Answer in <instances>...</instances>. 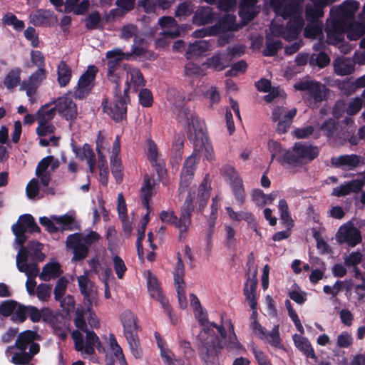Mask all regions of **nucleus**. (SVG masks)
<instances>
[{
    "instance_id": "nucleus-1",
    "label": "nucleus",
    "mask_w": 365,
    "mask_h": 365,
    "mask_svg": "<svg viewBox=\"0 0 365 365\" xmlns=\"http://www.w3.org/2000/svg\"><path fill=\"white\" fill-rule=\"evenodd\" d=\"M312 4L306 6V17L309 23L304 29V36L311 38L323 37V24L318 21L324 16L323 8L336 0H311ZM275 13L283 19L289 18L285 29L273 21L270 25V31L273 36H282L287 41L297 38L304 26L302 16L303 10L302 0H272Z\"/></svg>"
},
{
    "instance_id": "nucleus-2",
    "label": "nucleus",
    "mask_w": 365,
    "mask_h": 365,
    "mask_svg": "<svg viewBox=\"0 0 365 365\" xmlns=\"http://www.w3.org/2000/svg\"><path fill=\"white\" fill-rule=\"evenodd\" d=\"M359 9V3L350 0L330 10V18L327 21V41L328 43L337 46L341 53H347L353 49L351 44L342 42L345 31L350 41L360 38L365 33V26L354 21Z\"/></svg>"
},
{
    "instance_id": "nucleus-3",
    "label": "nucleus",
    "mask_w": 365,
    "mask_h": 365,
    "mask_svg": "<svg viewBox=\"0 0 365 365\" xmlns=\"http://www.w3.org/2000/svg\"><path fill=\"white\" fill-rule=\"evenodd\" d=\"M194 314L202 327L197 340L202 357L205 361H210L224 346L230 350H238L241 348L230 321H226L223 326H217L208 321L207 314L202 308L194 312Z\"/></svg>"
},
{
    "instance_id": "nucleus-4",
    "label": "nucleus",
    "mask_w": 365,
    "mask_h": 365,
    "mask_svg": "<svg viewBox=\"0 0 365 365\" xmlns=\"http://www.w3.org/2000/svg\"><path fill=\"white\" fill-rule=\"evenodd\" d=\"M85 307V309H76L74 323L78 330L71 334L76 350L81 351L83 357L93 354L96 347L100 352L103 350L98 336L94 331L88 330L85 318H87L88 324L93 328L99 327V322L91 309L92 306L87 304Z\"/></svg>"
},
{
    "instance_id": "nucleus-5",
    "label": "nucleus",
    "mask_w": 365,
    "mask_h": 365,
    "mask_svg": "<svg viewBox=\"0 0 365 365\" xmlns=\"http://www.w3.org/2000/svg\"><path fill=\"white\" fill-rule=\"evenodd\" d=\"M41 336L34 330H26L21 332L15 342V346L20 350L19 353H13L14 346L7 348L6 355L15 364H26L32 357L38 353L40 346L35 341H40Z\"/></svg>"
},
{
    "instance_id": "nucleus-6",
    "label": "nucleus",
    "mask_w": 365,
    "mask_h": 365,
    "mask_svg": "<svg viewBox=\"0 0 365 365\" xmlns=\"http://www.w3.org/2000/svg\"><path fill=\"white\" fill-rule=\"evenodd\" d=\"M177 118L180 123L187 127L190 133L194 132L196 137L201 135V151L207 160H214L215 154L212 145L209 140L203 136L204 123L198 119L192 110L185 107L179 108Z\"/></svg>"
},
{
    "instance_id": "nucleus-7",
    "label": "nucleus",
    "mask_w": 365,
    "mask_h": 365,
    "mask_svg": "<svg viewBox=\"0 0 365 365\" xmlns=\"http://www.w3.org/2000/svg\"><path fill=\"white\" fill-rule=\"evenodd\" d=\"M193 210L192 200L190 197L187 198L184 202L179 220L173 210H163L159 217L163 223L174 225L180 231V237H182L190 225V217Z\"/></svg>"
},
{
    "instance_id": "nucleus-8",
    "label": "nucleus",
    "mask_w": 365,
    "mask_h": 365,
    "mask_svg": "<svg viewBox=\"0 0 365 365\" xmlns=\"http://www.w3.org/2000/svg\"><path fill=\"white\" fill-rule=\"evenodd\" d=\"M16 261L18 269L27 277L26 287L28 293L30 295L34 294L36 286L35 278L39 272L36 261H29V252L24 248L19 250Z\"/></svg>"
},
{
    "instance_id": "nucleus-9",
    "label": "nucleus",
    "mask_w": 365,
    "mask_h": 365,
    "mask_svg": "<svg viewBox=\"0 0 365 365\" xmlns=\"http://www.w3.org/2000/svg\"><path fill=\"white\" fill-rule=\"evenodd\" d=\"M297 90L304 92L302 98L307 106L317 107V104L324 100L327 89L316 81H304L294 85Z\"/></svg>"
},
{
    "instance_id": "nucleus-10",
    "label": "nucleus",
    "mask_w": 365,
    "mask_h": 365,
    "mask_svg": "<svg viewBox=\"0 0 365 365\" xmlns=\"http://www.w3.org/2000/svg\"><path fill=\"white\" fill-rule=\"evenodd\" d=\"M144 275L147 281L148 290L150 297L158 301L161 304L165 312L168 314L170 321L175 323V319L172 314L168 300L165 297L156 277L150 271L145 272Z\"/></svg>"
},
{
    "instance_id": "nucleus-11",
    "label": "nucleus",
    "mask_w": 365,
    "mask_h": 365,
    "mask_svg": "<svg viewBox=\"0 0 365 365\" xmlns=\"http://www.w3.org/2000/svg\"><path fill=\"white\" fill-rule=\"evenodd\" d=\"M319 153V148L316 146L297 143L294 145L293 151H290V155L286 157L287 163L292 165L306 163L314 159Z\"/></svg>"
},
{
    "instance_id": "nucleus-12",
    "label": "nucleus",
    "mask_w": 365,
    "mask_h": 365,
    "mask_svg": "<svg viewBox=\"0 0 365 365\" xmlns=\"http://www.w3.org/2000/svg\"><path fill=\"white\" fill-rule=\"evenodd\" d=\"M12 231L16 237L15 242L20 246V249L24 248L29 252V261H42L45 255L42 253L41 250L43 245L37 241H32L29 243L28 247L23 246V244L26 240L25 235L26 232L23 230L19 229L16 225L12 226Z\"/></svg>"
},
{
    "instance_id": "nucleus-13",
    "label": "nucleus",
    "mask_w": 365,
    "mask_h": 365,
    "mask_svg": "<svg viewBox=\"0 0 365 365\" xmlns=\"http://www.w3.org/2000/svg\"><path fill=\"white\" fill-rule=\"evenodd\" d=\"M41 225L49 232H56L58 230H72L75 225V219L72 215H52L51 217H41L39 219Z\"/></svg>"
},
{
    "instance_id": "nucleus-14",
    "label": "nucleus",
    "mask_w": 365,
    "mask_h": 365,
    "mask_svg": "<svg viewBox=\"0 0 365 365\" xmlns=\"http://www.w3.org/2000/svg\"><path fill=\"white\" fill-rule=\"evenodd\" d=\"M250 328L255 336L262 340L266 341L271 346L277 349L284 348L280 338L279 331V327L278 324L274 326L272 329L269 332H267L257 322L251 323Z\"/></svg>"
},
{
    "instance_id": "nucleus-15",
    "label": "nucleus",
    "mask_w": 365,
    "mask_h": 365,
    "mask_svg": "<svg viewBox=\"0 0 365 365\" xmlns=\"http://www.w3.org/2000/svg\"><path fill=\"white\" fill-rule=\"evenodd\" d=\"M81 293L83 295L84 305L96 306L98 304L97 288L88 277V272L77 278Z\"/></svg>"
},
{
    "instance_id": "nucleus-16",
    "label": "nucleus",
    "mask_w": 365,
    "mask_h": 365,
    "mask_svg": "<svg viewBox=\"0 0 365 365\" xmlns=\"http://www.w3.org/2000/svg\"><path fill=\"white\" fill-rule=\"evenodd\" d=\"M336 240L339 244L346 243L354 247L361 243V236L356 227L351 223H346L339 228L336 234Z\"/></svg>"
},
{
    "instance_id": "nucleus-17",
    "label": "nucleus",
    "mask_w": 365,
    "mask_h": 365,
    "mask_svg": "<svg viewBox=\"0 0 365 365\" xmlns=\"http://www.w3.org/2000/svg\"><path fill=\"white\" fill-rule=\"evenodd\" d=\"M131 53H123L120 48H115L106 53L108 58V78L109 81L117 84L118 87L119 78L116 73L118 63L123 59H130Z\"/></svg>"
},
{
    "instance_id": "nucleus-18",
    "label": "nucleus",
    "mask_w": 365,
    "mask_h": 365,
    "mask_svg": "<svg viewBox=\"0 0 365 365\" xmlns=\"http://www.w3.org/2000/svg\"><path fill=\"white\" fill-rule=\"evenodd\" d=\"M97 71L98 69L95 66H90L88 67L86 71L78 80V84L74 91L75 98L82 99L89 93L93 86V81Z\"/></svg>"
},
{
    "instance_id": "nucleus-19",
    "label": "nucleus",
    "mask_w": 365,
    "mask_h": 365,
    "mask_svg": "<svg viewBox=\"0 0 365 365\" xmlns=\"http://www.w3.org/2000/svg\"><path fill=\"white\" fill-rule=\"evenodd\" d=\"M123 69L126 74V79L125 81L126 86L124 88L125 95H126L130 90L137 92L140 87L145 86V81L139 68L133 67L129 64H125L123 65Z\"/></svg>"
},
{
    "instance_id": "nucleus-20",
    "label": "nucleus",
    "mask_w": 365,
    "mask_h": 365,
    "mask_svg": "<svg viewBox=\"0 0 365 365\" xmlns=\"http://www.w3.org/2000/svg\"><path fill=\"white\" fill-rule=\"evenodd\" d=\"M235 16L233 15L227 14L225 16V19L219 25H215L209 28H203L195 31L193 36L197 38H201L206 36H212L219 34L224 31H232L237 29V26L235 24Z\"/></svg>"
},
{
    "instance_id": "nucleus-21",
    "label": "nucleus",
    "mask_w": 365,
    "mask_h": 365,
    "mask_svg": "<svg viewBox=\"0 0 365 365\" xmlns=\"http://www.w3.org/2000/svg\"><path fill=\"white\" fill-rule=\"evenodd\" d=\"M104 112L115 121L123 120L126 114V105L124 98L115 93L113 101H106L103 107Z\"/></svg>"
},
{
    "instance_id": "nucleus-22",
    "label": "nucleus",
    "mask_w": 365,
    "mask_h": 365,
    "mask_svg": "<svg viewBox=\"0 0 365 365\" xmlns=\"http://www.w3.org/2000/svg\"><path fill=\"white\" fill-rule=\"evenodd\" d=\"M297 110L292 108L287 110L284 107H277L273 110L272 120L278 121L277 130L279 133H284L289 127L292 119L295 116Z\"/></svg>"
},
{
    "instance_id": "nucleus-23",
    "label": "nucleus",
    "mask_w": 365,
    "mask_h": 365,
    "mask_svg": "<svg viewBox=\"0 0 365 365\" xmlns=\"http://www.w3.org/2000/svg\"><path fill=\"white\" fill-rule=\"evenodd\" d=\"M198 162L199 157L195 153H193L186 159L181 173L180 182V192L185 191L187 189L192 180L194 170Z\"/></svg>"
},
{
    "instance_id": "nucleus-24",
    "label": "nucleus",
    "mask_w": 365,
    "mask_h": 365,
    "mask_svg": "<svg viewBox=\"0 0 365 365\" xmlns=\"http://www.w3.org/2000/svg\"><path fill=\"white\" fill-rule=\"evenodd\" d=\"M364 186H365V173H361L356 179L334 187L331 195L336 197L346 196L353 192H359Z\"/></svg>"
},
{
    "instance_id": "nucleus-25",
    "label": "nucleus",
    "mask_w": 365,
    "mask_h": 365,
    "mask_svg": "<svg viewBox=\"0 0 365 365\" xmlns=\"http://www.w3.org/2000/svg\"><path fill=\"white\" fill-rule=\"evenodd\" d=\"M66 246L73 253L72 261H78L86 257L88 253V247L81 241L78 233L70 235L66 240Z\"/></svg>"
},
{
    "instance_id": "nucleus-26",
    "label": "nucleus",
    "mask_w": 365,
    "mask_h": 365,
    "mask_svg": "<svg viewBox=\"0 0 365 365\" xmlns=\"http://www.w3.org/2000/svg\"><path fill=\"white\" fill-rule=\"evenodd\" d=\"M120 319L123 327L125 337L138 335L140 329L137 316L129 309L123 311Z\"/></svg>"
},
{
    "instance_id": "nucleus-27",
    "label": "nucleus",
    "mask_w": 365,
    "mask_h": 365,
    "mask_svg": "<svg viewBox=\"0 0 365 365\" xmlns=\"http://www.w3.org/2000/svg\"><path fill=\"white\" fill-rule=\"evenodd\" d=\"M56 111L66 120H71L77 115V108L73 101L67 96H61L55 102Z\"/></svg>"
},
{
    "instance_id": "nucleus-28",
    "label": "nucleus",
    "mask_w": 365,
    "mask_h": 365,
    "mask_svg": "<svg viewBox=\"0 0 365 365\" xmlns=\"http://www.w3.org/2000/svg\"><path fill=\"white\" fill-rule=\"evenodd\" d=\"M29 20L34 26H51L57 23L58 19L54 14L46 9L36 10L29 15Z\"/></svg>"
},
{
    "instance_id": "nucleus-29",
    "label": "nucleus",
    "mask_w": 365,
    "mask_h": 365,
    "mask_svg": "<svg viewBox=\"0 0 365 365\" xmlns=\"http://www.w3.org/2000/svg\"><path fill=\"white\" fill-rule=\"evenodd\" d=\"M53 160V156H47L43 158L38 164L36 174L40 178L43 186H48L51 179V173L56 165H51Z\"/></svg>"
},
{
    "instance_id": "nucleus-30",
    "label": "nucleus",
    "mask_w": 365,
    "mask_h": 365,
    "mask_svg": "<svg viewBox=\"0 0 365 365\" xmlns=\"http://www.w3.org/2000/svg\"><path fill=\"white\" fill-rule=\"evenodd\" d=\"M158 23L163 29L162 34L173 38L179 36L181 34V31L184 29L182 26H178L176 21L170 16H163L160 18Z\"/></svg>"
},
{
    "instance_id": "nucleus-31",
    "label": "nucleus",
    "mask_w": 365,
    "mask_h": 365,
    "mask_svg": "<svg viewBox=\"0 0 365 365\" xmlns=\"http://www.w3.org/2000/svg\"><path fill=\"white\" fill-rule=\"evenodd\" d=\"M258 0H240L239 14L245 21L244 24L251 21L259 12L256 4Z\"/></svg>"
},
{
    "instance_id": "nucleus-32",
    "label": "nucleus",
    "mask_w": 365,
    "mask_h": 365,
    "mask_svg": "<svg viewBox=\"0 0 365 365\" xmlns=\"http://www.w3.org/2000/svg\"><path fill=\"white\" fill-rule=\"evenodd\" d=\"M62 273L61 264L52 259L46 263L39 274V278L43 281H50L58 277Z\"/></svg>"
},
{
    "instance_id": "nucleus-33",
    "label": "nucleus",
    "mask_w": 365,
    "mask_h": 365,
    "mask_svg": "<svg viewBox=\"0 0 365 365\" xmlns=\"http://www.w3.org/2000/svg\"><path fill=\"white\" fill-rule=\"evenodd\" d=\"M334 72L339 76H346L354 71V62L349 58L338 57L333 63Z\"/></svg>"
},
{
    "instance_id": "nucleus-34",
    "label": "nucleus",
    "mask_w": 365,
    "mask_h": 365,
    "mask_svg": "<svg viewBox=\"0 0 365 365\" xmlns=\"http://www.w3.org/2000/svg\"><path fill=\"white\" fill-rule=\"evenodd\" d=\"M73 151L80 160H86L90 172L93 173L96 168V158L91 147L88 144H84L80 148H73Z\"/></svg>"
},
{
    "instance_id": "nucleus-35",
    "label": "nucleus",
    "mask_w": 365,
    "mask_h": 365,
    "mask_svg": "<svg viewBox=\"0 0 365 365\" xmlns=\"http://www.w3.org/2000/svg\"><path fill=\"white\" fill-rule=\"evenodd\" d=\"M211 49V45L205 40H199L189 45L186 52L187 58H195L203 56Z\"/></svg>"
},
{
    "instance_id": "nucleus-36",
    "label": "nucleus",
    "mask_w": 365,
    "mask_h": 365,
    "mask_svg": "<svg viewBox=\"0 0 365 365\" xmlns=\"http://www.w3.org/2000/svg\"><path fill=\"white\" fill-rule=\"evenodd\" d=\"M331 162L336 167L350 170L359 165L360 158L356 155H341L332 158Z\"/></svg>"
},
{
    "instance_id": "nucleus-37",
    "label": "nucleus",
    "mask_w": 365,
    "mask_h": 365,
    "mask_svg": "<svg viewBox=\"0 0 365 365\" xmlns=\"http://www.w3.org/2000/svg\"><path fill=\"white\" fill-rule=\"evenodd\" d=\"M294 346L302 351L306 356L314 359L315 354L309 340L299 334H294L292 336Z\"/></svg>"
},
{
    "instance_id": "nucleus-38",
    "label": "nucleus",
    "mask_w": 365,
    "mask_h": 365,
    "mask_svg": "<svg viewBox=\"0 0 365 365\" xmlns=\"http://www.w3.org/2000/svg\"><path fill=\"white\" fill-rule=\"evenodd\" d=\"M213 19L214 14L210 7H201L195 11L192 17V22L196 25L201 26L211 23Z\"/></svg>"
},
{
    "instance_id": "nucleus-39",
    "label": "nucleus",
    "mask_w": 365,
    "mask_h": 365,
    "mask_svg": "<svg viewBox=\"0 0 365 365\" xmlns=\"http://www.w3.org/2000/svg\"><path fill=\"white\" fill-rule=\"evenodd\" d=\"M268 148L272 160L277 158L282 163H287L286 157L290 155V151L284 150L278 142L272 140L268 142Z\"/></svg>"
},
{
    "instance_id": "nucleus-40",
    "label": "nucleus",
    "mask_w": 365,
    "mask_h": 365,
    "mask_svg": "<svg viewBox=\"0 0 365 365\" xmlns=\"http://www.w3.org/2000/svg\"><path fill=\"white\" fill-rule=\"evenodd\" d=\"M72 76V71L70 66L63 61L57 66V81L61 87L67 86Z\"/></svg>"
},
{
    "instance_id": "nucleus-41",
    "label": "nucleus",
    "mask_w": 365,
    "mask_h": 365,
    "mask_svg": "<svg viewBox=\"0 0 365 365\" xmlns=\"http://www.w3.org/2000/svg\"><path fill=\"white\" fill-rule=\"evenodd\" d=\"M344 264L348 267H355L361 264L365 268V252L359 250L353 251L344 257Z\"/></svg>"
},
{
    "instance_id": "nucleus-42",
    "label": "nucleus",
    "mask_w": 365,
    "mask_h": 365,
    "mask_svg": "<svg viewBox=\"0 0 365 365\" xmlns=\"http://www.w3.org/2000/svg\"><path fill=\"white\" fill-rule=\"evenodd\" d=\"M226 210L227 212L229 217L234 221L240 222L242 220L246 221L248 224L255 225L256 220L254 215L248 211L241 210L235 212L231 207H227Z\"/></svg>"
},
{
    "instance_id": "nucleus-43",
    "label": "nucleus",
    "mask_w": 365,
    "mask_h": 365,
    "mask_svg": "<svg viewBox=\"0 0 365 365\" xmlns=\"http://www.w3.org/2000/svg\"><path fill=\"white\" fill-rule=\"evenodd\" d=\"M19 229L23 230L24 232H39L40 228L36 223L34 217L29 214L21 215L16 224Z\"/></svg>"
},
{
    "instance_id": "nucleus-44",
    "label": "nucleus",
    "mask_w": 365,
    "mask_h": 365,
    "mask_svg": "<svg viewBox=\"0 0 365 365\" xmlns=\"http://www.w3.org/2000/svg\"><path fill=\"white\" fill-rule=\"evenodd\" d=\"M278 192L273 191L269 194H264L262 190L256 189L252 192V199L258 206H264L272 203L277 197Z\"/></svg>"
},
{
    "instance_id": "nucleus-45",
    "label": "nucleus",
    "mask_w": 365,
    "mask_h": 365,
    "mask_svg": "<svg viewBox=\"0 0 365 365\" xmlns=\"http://www.w3.org/2000/svg\"><path fill=\"white\" fill-rule=\"evenodd\" d=\"M278 210L282 224L287 228L291 229L294 226V221L291 217L288 204L284 199H281L279 201Z\"/></svg>"
},
{
    "instance_id": "nucleus-46",
    "label": "nucleus",
    "mask_w": 365,
    "mask_h": 365,
    "mask_svg": "<svg viewBox=\"0 0 365 365\" xmlns=\"http://www.w3.org/2000/svg\"><path fill=\"white\" fill-rule=\"evenodd\" d=\"M230 184L232 192L235 198L240 206L245 202L246 194L243 185L242 180L240 178L232 181Z\"/></svg>"
},
{
    "instance_id": "nucleus-47",
    "label": "nucleus",
    "mask_w": 365,
    "mask_h": 365,
    "mask_svg": "<svg viewBox=\"0 0 365 365\" xmlns=\"http://www.w3.org/2000/svg\"><path fill=\"white\" fill-rule=\"evenodd\" d=\"M55 106L51 107L49 104L42 106L36 113V120L38 122L51 123V120L56 115Z\"/></svg>"
},
{
    "instance_id": "nucleus-48",
    "label": "nucleus",
    "mask_w": 365,
    "mask_h": 365,
    "mask_svg": "<svg viewBox=\"0 0 365 365\" xmlns=\"http://www.w3.org/2000/svg\"><path fill=\"white\" fill-rule=\"evenodd\" d=\"M135 0H117L116 5L118 9L110 11V16L113 18L115 16H123L125 13L131 11L134 8Z\"/></svg>"
},
{
    "instance_id": "nucleus-49",
    "label": "nucleus",
    "mask_w": 365,
    "mask_h": 365,
    "mask_svg": "<svg viewBox=\"0 0 365 365\" xmlns=\"http://www.w3.org/2000/svg\"><path fill=\"white\" fill-rule=\"evenodd\" d=\"M149 222L148 212L143 217L141 220V227L138 231V238H137V251L138 257L140 259H143V248L142 245V240L145 237V230L146 226Z\"/></svg>"
},
{
    "instance_id": "nucleus-50",
    "label": "nucleus",
    "mask_w": 365,
    "mask_h": 365,
    "mask_svg": "<svg viewBox=\"0 0 365 365\" xmlns=\"http://www.w3.org/2000/svg\"><path fill=\"white\" fill-rule=\"evenodd\" d=\"M129 345L130 350L133 356L135 359H140L143 357V349L140 346V340L138 335L130 336L125 337Z\"/></svg>"
},
{
    "instance_id": "nucleus-51",
    "label": "nucleus",
    "mask_w": 365,
    "mask_h": 365,
    "mask_svg": "<svg viewBox=\"0 0 365 365\" xmlns=\"http://www.w3.org/2000/svg\"><path fill=\"white\" fill-rule=\"evenodd\" d=\"M21 69L19 68L11 70L4 78V85L9 89L15 88L17 85H20L21 82Z\"/></svg>"
},
{
    "instance_id": "nucleus-52",
    "label": "nucleus",
    "mask_w": 365,
    "mask_h": 365,
    "mask_svg": "<svg viewBox=\"0 0 365 365\" xmlns=\"http://www.w3.org/2000/svg\"><path fill=\"white\" fill-rule=\"evenodd\" d=\"M143 195V203L149 210V200L153 195V184L148 175L144 178V182L141 188Z\"/></svg>"
},
{
    "instance_id": "nucleus-53",
    "label": "nucleus",
    "mask_w": 365,
    "mask_h": 365,
    "mask_svg": "<svg viewBox=\"0 0 365 365\" xmlns=\"http://www.w3.org/2000/svg\"><path fill=\"white\" fill-rule=\"evenodd\" d=\"M148 158L153 165L159 167L161 172L163 171L162 164L158 161V151L157 146L152 140L148 141Z\"/></svg>"
},
{
    "instance_id": "nucleus-54",
    "label": "nucleus",
    "mask_w": 365,
    "mask_h": 365,
    "mask_svg": "<svg viewBox=\"0 0 365 365\" xmlns=\"http://www.w3.org/2000/svg\"><path fill=\"white\" fill-rule=\"evenodd\" d=\"M109 344L110 349L115 356L116 359L118 360L120 365H126L125 359L121 347L118 344L115 336L111 335L109 339Z\"/></svg>"
},
{
    "instance_id": "nucleus-55",
    "label": "nucleus",
    "mask_w": 365,
    "mask_h": 365,
    "mask_svg": "<svg viewBox=\"0 0 365 365\" xmlns=\"http://www.w3.org/2000/svg\"><path fill=\"white\" fill-rule=\"evenodd\" d=\"M330 62V58L324 52H319L318 53H313L309 58V63L312 66H317L319 68H323L327 66Z\"/></svg>"
},
{
    "instance_id": "nucleus-56",
    "label": "nucleus",
    "mask_w": 365,
    "mask_h": 365,
    "mask_svg": "<svg viewBox=\"0 0 365 365\" xmlns=\"http://www.w3.org/2000/svg\"><path fill=\"white\" fill-rule=\"evenodd\" d=\"M208 66L222 70L227 66L228 60L224 54H217L207 60Z\"/></svg>"
},
{
    "instance_id": "nucleus-57",
    "label": "nucleus",
    "mask_w": 365,
    "mask_h": 365,
    "mask_svg": "<svg viewBox=\"0 0 365 365\" xmlns=\"http://www.w3.org/2000/svg\"><path fill=\"white\" fill-rule=\"evenodd\" d=\"M354 339L347 331L341 332L336 337V346L341 349H347L352 346Z\"/></svg>"
},
{
    "instance_id": "nucleus-58",
    "label": "nucleus",
    "mask_w": 365,
    "mask_h": 365,
    "mask_svg": "<svg viewBox=\"0 0 365 365\" xmlns=\"http://www.w3.org/2000/svg\"><path fill=\"white\" fill-rule=\"evenodd\" d=\"M288 295L291 299L299 304H302L307 300V293L301 291L296 284L289 290Z\"/></svg>"
},
{
    "instance_id": "nucleus-59",
    "label": "nucleus",
    "mask_w": 365,
    "mask_h": 365,
    "mask_svg": "<svg viewBox=\"0 0 365 365\" xmlns=\"http://www.w3.org/2000/svg\"><path fill=\"white\" fill-rule=\"evenodd\" d=\"M27 309L28 306L17 303L11 317V320L16 323L24 322L27 318Z\"/></svg>"
},
{
    "instance_id": "nucleus-60",
    "label": "nucleus",
    "mask_w": 365,
    "mask_h": 365,
    "mask_svg": "<svg viewBox=\"0 0 365 365\" xmlns=\"http://www.w3.org/2000/svg\"><path fill=\"white\" fill-rule=\"evenodd\" d=\"M20 91H24L29 97L30 101L33 102V99L36 93L38 87L34 85L29 78L24 80L20 83Z\"/></svg>"
},
{
    "instance_id": "nucleus-61",
    "label": "nucleus",
    "mask_w": 365,
    "mask_h": 365,
    "mask_svg": "<svg viewBox=\"0 0 365 365\" xmlns=\"http://www.w3.org/2000/svg\"><path fill=\"white\" fill-rule=\"evenodd\" d=\"M2 22L5 25L12 26L14 29L18 31L22 30L24 27V21L19 20L16 16L11 13H8L4 15L2 18Z\"/></svg>"
},
{
    "instance_id": "nucleus-62",
    "label": "nucleus",
    "mask_w": 365,
    "mask_h": 365,
    "mask_svg": "<svg viewBox=\"0 0 365 365\" xmlns=\"http://www.w3.org/2000/svg\"><path fill=\"white\" fill-rule=\"evenodd\" d=\"M110 163L112 173L114 175L117 182H120L122 181V165L120 158L118 155L110 156Z\"/></svg>"
},
{
    "instance_id": "nucleus-63",
    "label": "nucleus",
    "mask_w": 365,
    "mask_h": 365,
    "mask_svg": "<svg viewBox=\"0 0 365 365\" xmlns=\"http://www.w3.org/2000/svg\"><path fill=\"white\" fill-rule=\"evenodd\" d=\"M81 237V241L86 245L88 247L93 243L98 242L100 239V235L93 230H86L82 233H78Z\"/></svg>"
},
{
    "instance_id": "nucleus-64",
    "label": "nucleus",
    "mask_w": 365,
    "mask_h": 365,
    "mask_svg": "<svg viewBox=\"0 0 365 365\" xmlns=\"http://www.w3.org/2000/svg\"><path fill=\"white\" fill-rule=\"evenodd\" d=\"M113 265L117 277L123 279L127 270L124 261L119 256L115 255L113 257Z\"/></svg>"
}]
</instances>
